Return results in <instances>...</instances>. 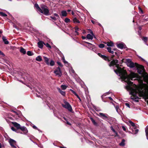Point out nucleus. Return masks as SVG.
Here are the masks:
<instances>
[{"label":"nucleus","instance_id":"obj_1","mask_svg":"<svg viewBox=\"0 0 148 148\" xmlns=\"http://www.w3.org/2000/svg\"><path fill=\"white\" fill-rule=\"evenodd\" d=\"M110 66H114V71L118 75L120 76L121 78L126 82L128 85L126 86V88L130 91V94L134 95L137 93L136 88H132L131 86L132 85L133 83L130 80H136L138 78V75L133 72L127 75L126 72L124 68H121L119 66L118 61L117 60H113L109 64Z\"/></svg>","mask_w":148,"mask_h":148},{"label":"nucleus","instance_id":"obj_2","mask_svg":"<svg viewBox=\"0 0 148 148\" xmlns=\"http://www.w3.org/2000/svg\"><path fill=\"white\" fill-rule=\"evenodd\" d=\"M126 63L127 66L131 68L136 67L137 68V72L140 74H142L144 72V68L143 66L140 65L136 63H134L130 59L126 60Z\"/></svg>","mask_w":148,"mask_h":148},{"label":"nucleus","instance_id":"obj_3","mask_svg":"<svg viewBox=\"0 0 148 148\" xmlns=\"http://www.w3.org/2000/svg\"><path fill=\"white\" fill-rule=\"evenodd\" d=\"M40 7L42 9V11H40V12L46 15H48L49 14V11L47 6L44 5H42Z\"/></svg>","mask_w":148,"mask_h":148},{"label":"nucleus","instance_id":"obj_4","mask_svg":"<svg viewBox=\"0 0 148 148\" xmlns=\"http://www.w3.org/2000/svg\"><path fill=\"white\" fill-rule=\"evenodd\" d=\"M64 104H62V107L68 110L70 112H71L72 110V107L70 104L67 102L64 101Z\"/></svg>","mask_w":148,"mask_h":148},{"label":"nucleus","instance_id":"obj_5","mask_svg":"<svg viewBox=\"0 0 148 148\" xmlns=\"http://www.w3.org/2000/svg\"><path fill=\"white\" fill-rule=\"evenodd\" d=\"M8 142L12 148H17L16 147V141L10 138L9 139Z\"/></svg>","mask_w":148,"mask_h":148},{"label":"nucleus","instance_id":"obj_6","mask_svg":"<svg viewBox=\"0 0 148 148\" xmlns=\"http://www.w3.org/2000/svg\"><path fill=\"white\" fill-rule=\"evenodd\" d=\"M54 73L56 76L58 77H60L62 75V73L60 68L57 67L54 71Z\"/></svg>","mask_w":148,"mask_h":148},{"label":"nucleus","instance_id":"obj_7","mask_svg":"<svg viewBox=\"0 0 148 148\" xmlns=\"http://www.w3.org/2000/svg\"><path fill=\"white\" fill-rule=\"evenodd\" d=\"M116 45L118 48L121 49L127 48L126 45L123 42L117 43Z\"/></svg>","mask_w":148,"mask_h":148},{"label":"nucleus","instance_id":"obj_8","mask_svg":"<svg viewBox=\"0 0 148 148\" xmlns=\"http://www.w3.org/2000/svg\"><path fill=\"white\" fill-rule=\"evenodd\" d=\"M139 92L142 97H143L145 99H148V92H146L144 91H140Z\"/></svg>","mask_w":148,"mask_h":148},{"label":"nucleus","instance_id":"obj_9","mask_svg":"<svg viewBox=\"0 0 148 148\" xmlns=\"http://www.w3.org/2000/svg\"><path fill=\"white\" fill-rule=\"evenodd\" d=\"M20 129L23 132V134L26 135L27 134L28 132V131L26 127L24 126L21 127Z\"/></svg>","mask_w":148,"mask_h":148},{"label":"nucleus","instance_id":"obj_10","mask_svg":"<svg viewBox=\"0 0 148 148\" xmlns=\"http://www.w3.org/2000/svg\"><path fill=\"white\" fill-rule=\"evenodd\" d=\"M45 43L42 41H39L37 43L38 47L40 49H42Z\"/></svg>","mask_w":148,"mask_h":148},{"label":"nucleus","instance_id":"obj_11","mask_svg":"<svg viewBox=\"0 0 148 148\" xmlns=\"http://www.w3.org/2000/svg\"><path fill=\"white\" fill-rule=\"evenodd\" d=\"M98 55L101 58L104 59V60L108 61H110V60H109L108 58L106 56L102 55L100 53H98Z\"/></svg>","mask_w":148,"mask_h":148},{"label":"nucleus","instance_id":"obj_12","mask_svg":"<svg viewBox=\"0 0 148 148\" xmlns=\"http://www.w3.org/2000/svg\"><path fill=\"white\" fill-rule=\"evenodd\" d=\"M100 116L103 119H106L108 118V114H104L102 113H99Z\"/></svg>","mask_w":148,"mask_h":148},{"label":"nucleus","instance_id":"obj_13","mask_svg":"<svg viewBox=\"0 0 148 148\" xmlns=\"http://www.w3.org/2000/svg\"><path fill=\"white\" fill-rule=\"evenodd\" d=\"M29 76V75L27 74L23 73L22 75H21V77L23 78L24 80H25V81H27V80H29L27 79V77Z\"/></svg>","mask_w":148,"mask_h":148},{"label":"nucleus","instance_id":"obj_14","mask_svg":"<svg viewBox=\"0 0 148 148\" xmlns=\"http://www.w3.org/2000/svg\"><path fill=\"white\" fill-rule=\"evenodd\" d=\"M12 123L14 126L16 127L17 129H20L21 126L20 125L16 122H12Z\"/></svg>","mask_w":148,"mask_h":148},{"label":"nucleus","instance_id":"obj_15","mask_svg":"<svg viewBox=\"0 0 148 148\" xmlns=\"http://www.w3.org/2000/svg\"><path fill=\"white\" fill-rule=\"evenodd\" d=\"M89 32H90L91 34H88L87 35L86 37H95V36L94 35V34L92 32V31L90 29L88 30Z\"/></svg>","mask_w":148,"mask_h":148},{"label":"nucleus","instance_id":"obj_16","mask_svg":"<svg viewBox=\"0 0 148 148\" xmlns=\"http://www.w3.org/2000/svg\"><path fill=\"white\" fill-rule=\"evenodd\" d=\"M57 89L58 90V91L63 96H65L66 95L65 92L62 91L61 89L59 88H57Z\"/></svg>","mask_w":148,"mask_h":148},{"label":"nucleus","instance_id":"obj_17","mask_svg":"<svg viewBox=\"0 0 148 148\" xmlns=\"http://www.w3.org/2000/svg\"><path fill=\"white\" fill-rule=\"evenodd\" d=\"M61 14L60 15L61 17L62 16L66 17L67 16V13L66 12L65 10H62L61 12Z\"/></svg>","mask_w":148,"mask_h":148},{"label":"nucleus","instance_id":"obj_18","mask_svg":"<svg viewBox=\"0 0 148 148\" xmlns=\"http://www.w3.org/2000/svg\"><path fill=\"white\" fill-rule=\"evenodd\" d=\"M20 51L21 53H23L24 54H25L26 53V51L25 49L22 47H20Z\"/></svg>","mask_w":148,"mask_h":148},{"label":"nucleus","instance_id":"obj_19","mask_svg":"<svg viewBox=\"0 0 148 148\" xmlns=\"http://www.w3.org/2000/svg\"><path fill=\"white\" fill-rule=\"evenodd\" d=\"M34 6L39 12L40 11H42V9H41V8H40L39 7V5L37 3H35L34 5Z\"/></svg>","mask_w":148,"mask_h":148},{"label":"nucleus","instance_id":"obj_20","mask_svg":"<svg viewBox=\"0 0 148 148\" xmlns=\"http://www.w3.org/2000/svg\"><path fill=\"white\" fill-rule=\"evenodd\" d=\"M129 123L130 124V125L133 127L134 129H136V126L135 125V123L132 122L131 121H129Z\"/></svg>","mask_w":148,"mask_h":148},{"label":"nucleus","instance_id":"obj_21","mask_svg":"<svg viewBox=\"0 0 148 148\" xmlns=\"http://www.w3.org/2000/svg\"><path fill=\"white\" fill-rule=\"evenodd\" d=\"M73 22L74 23H80V21L78 20L76 17L74 18L73 20Z\"/></svg>","mask_w":148,"mask_h":148},{"label":"nucleus","instance_id":"obj_22","mask_svg":"<svg viewBox=\"0 0 148 148\" xmlns=\"http://www.w3.org/2000/svg\"><path fill=\"white\" fill-rule=\"evenodd\" d=\"M106 49H107V50L110 53L112 54H114V52L113 51L111 50L112 49L110 47H107Z\"/></svg>","mask_w":148,"mask_h":148},{"label":"nucleus","instance_id":"obj_23","mask_svg":"<svg viewBox=\"0 0 148 148\" xmlns=\"http://www.w3.org/2000/svg\"><path fill=\"white\" fill-rule=\"evenodd\" d=\"M44 58L45 60V62L46 64L48 65H49V60L48 58L46 57H44Z\"/></svg>","mask_w":148,"mask_h":148},{"label":"nucleus","instance_id":"obj_24","mask_svg":"<svg viewBox=\"0 0 148 148\" xmlns=\"http://www.w3.org/2000/svg\"><path fill=\"white\" fill-rule=\"evenodd\" d=\"M107 45L108 46L112 47L114 46V43L111 41L108 42H107Z\"/></svg>","mask_w":148,"mask_h":148},{"label":"nucleus","instance_id":"obj_25","mask_svg":"<svg viewBox=\"0 0 148 148\" xmlns=\"http://www.w3.org/2000/svg\"><path fill=\"white\" fill-rule=\"evenodd\" d=\"M145 131L147 138L148 140V125L145 128Z\"/></svg>","mask_w":148,"mask_h":148},{"label":"nucleus","instance_id":"obj_26","mask_svg":"<svg viewBox=\"0 0 148 148\" xmlns=\"http://www.w3.org/2000/svg\"><path fill=\"white\" fill-rule=\"evenodd\" d=\"M3 41L5 44H8L9 43V42L5 38H2Z\"/></svg>","mask_w":148,"mask_h":148},{"label":"nucleus","instance_id":"obj_27","mask_svg":"<svg viewBox=\"0 0 148 148\" xmlns=\"http://www.w3.org/2000/svg\"><path fill=\"white\" fill-rule=\"evenodd\" d=\"M110 128L111 130L116 134V136H118V134L115 131L114 129L113 128L112 126H111L110 127Z\"/></svg>","mask_w":148,"mask_h":148},{"label":"nucleus","instance_id":"obj_28","mask_svg":"<svg viewBox=\"0 0 148 148\" xmlns=\"http://www.w3.org/2000/svg\"><path fill=\"white\" fill-rule=\"evenodd\" d=\"M36 60L39 62L41 61L42 60L41 57L40 56H38L36 58Z\"/></svg>","mask_w":148,"mask_h":148},{"label":"nucleus","instance_id":"obj_29","mask_svg":"<svg viewBox=\"0 0 148 148\" xmlns=\"http://www.w3.org/2000/svg\"><path fill=\"white\" fill-rule=\"evenodd\" d=\"M125 140L124 139H123L122 140L121 142L119 143V145L121 146H124L125 145Z\"/></svg>","mask_w":148,"mask_h":148},{"label":"nucleus","instance_id":"obj_30","mask_svg":"<svg viewBox=\"0 0 148 148\" xmlns=\"http://www.w3.org/2000/svg\"><path fill=\"white\" fill-rule=\"evenodd\" d=\"M62 60L63 61V62H64V64H65V65L66 66H68L69 65L68 63V62L67 61H66L65 60V59H64V57L63 58H62Z\"/></svg>","mask_w":148,"mask_h":148},{"label":"nucleus","instance_id":"obj_31","mask_svg":"<svg viewBox=\"0 0 148 148\" xmlns=\"http://www.w3.org/2000/svg\"><path fill=\"white\" fill-rule=\"evenodd\" d=\"M67 87V86L64 85H62L61 86V88L63 90H65Z\"/></svg>","mask_w":148,"mask_h":148},{"label":"nucleus","instance_id":"obj_32","mask_svg":"<svg viewBox=\"0 0 148 148\" xmlns=\"http://www.w3.org/2000/svg\"><path fill=\"white\" fill-rule=\"evenodd\" d=\"M131 98L133 100L136 101L137 102H138V97H131Z\"/></svg>","mask_w":148,"mask_h":148},{"label":"nucleus","instance_id":"obj_33","mask_svg":"<svg viewBox=\"0 0 148 148\" xmlns=\"http://www.w3.org/2000/svg\"><path fill=\"white\" fill-rule=\"evenodd\" d=\"M0 16L3 17H6L7 16V15L2 12H0Z\"/></svg>","mask_w":148,"mask_h":148},{"label":"nucleus","instance_id":"obj_34","mask_svg":"<svg viewBox=\"0 0 148 148\" xmlns=\"http://www.w3.org/2000/svg\"><path fill=\"white\" fill-rule=\"evenodd\" d=\"M44 45L48 48H49V49H51V46L48 43H45Z\"/></svg>","mask_w":148,"mask_h":148},{"label":"nucleus","instance_id":"obj_35","mask_svg":"<svg viewBox=\"0 0 148 148\" xmlns=\"http://www.w3.org/2000/svg\"><path fill=\"white\" fill-rule=\"evenodd\" d=\"M90 119L91 121L95 125H97V123L95 122V121L92 118H90Z\"/></svg>","mask_w":148,"mask_h":148},{"label":"nucleus","instance_id":"obj_36","mask_svg":"<svg viewBox=\"0 0 148 148\" xmlns=\"http://www.w3.org/2000/svg\"><path fill=\"white\" fill-rule=\"evenodd\" d=\"M49 64V65H50L51 66H53L55 64V62L53 60H51Z\"/></svg>","mask_w":148,"mask_h":148},{"label":"nucleus","instance_id":"obj_37","mask_svg":"<svg viewBox=\"0 0 148 148\" xmlns=\"http://www.w3.org/2000/svg\"><path fill=\"white\" fill-rule=\"evenodd\" d=\"M54 16L56 17V18H57V20H60V18L59 16L56 13L54 14Z\"/></svg>","mask_w":148,"mask_h":148},{"label":"nucleus","instance_id":"obj_38","mask_svg":"<svg viewBox=\"0 0 148 148\" xmlns=\"http://www.w3.org/2000/svg\"><path fill=\"white\" fill-rule=\"evenodd\" d=\"M27 54L29 56H31L33 55V53L30 51H28L27 52Z\"/></svg>","mask_w":148,"mask_h":148},{"label":"nucleus","instance_id":"obj_39","mask_svg":"<svg viewBox=\"0 0 148 148\" xmlns=\"http://www.w3.org/2000/svg\"><path fill=\"white\" fill-rule=\"evenodd\" d=\"M64 21L66 23H68L69 22H70V19L66 18H65L64 20Z\"/></svg>","mask_w":148,"mask_h":148},{"label":"nucleus","instance_id":"obj_40","mask_svg":"<svg viewBox=\"0 0 148 148\" xmlns=\"http://www.w3.org/2000/svg\"><path fill=\"white\" fill-rule=\"evenodd\" d=\"M104 46V45L103 44H100L99 45V47L101 48H103Z\"/></svg>","mask_w":148,"mask_h":148},{"label":"nucleus","instance_id":"obj_41","mask_svg":"<svg viewBox=\"0 0 148 148\" xmlns=\"http://www.w3.org/2000/svg\"><path fill=\"white\" fill-rule=\"evenodd\" d=\"M142 40L146 43L147 40V38H142Z\"/></svg>","mask_w":148,"mask_h":148},{"label":"nucleus","instance_id":"obj_42","mask_svg":"<svg viewBox=\"0 0 148 148\" xmlns=\"http://www.w3.org/2000/svg\"><path fill=\"white\" fill-rule=\"evenodd\" d=\"M93 38H82L83 40H85L86 39V40H92L93 39Z\"/></svg>","mask_w":148,"mask_h":148},{"label":"nucleus","instance_id":"obj_43","mask_svg":"<svg viewBox=\"0 0 148 148\" xmlns=\"http://www.w3.org/2000/svg\"><path fill=\"white\" fill-rule=\"evenodd\" d=\"M115 108L116 110V111H117V112H119V110H120L119 106H115Z\"/></svg>","mask_w":148,"mask_h":148},{"label":"nucleus","instance_id":"obj_44","mask_svg":"<svg viewBox=\"0 0 148 148\" xmlns=\"http://www.w3.org/2000/svg\"><path fill=\"white\" fill-rule=\"evenodd\" d=\"M110 94V92H106V93L104 94L103 95H102L101 96L103 98L106 95H108Z\"/></svg>","mask_w":148,"mask_h":148},{"label":"nucleus","instance_id":"obj_45","mask_svg":"<svg viewBox=\"0 0 148 148\" xmlns=\"http://www.w3.org/2000/svg\"><path fill=\"white\" fill-rule=\"evenodd\" d=\"M11 129L12 131H15V132H18V131H17V130H16L15 128L14 127H11Z\"/></svg>","mask_w":148,"mask_h":148},{"label":"nucleus","instance_id":"obj_46","mask_svg":"<svg viewBox=\"0 0 148 148\" xmlns=\"http://www.w3.org/2000/svg\"><path fill=\"white\" fill-rule=\"evenodd\" d=\"M57 64L61 67H62L63 66V65L61 62L59 61H58L57 62Z\"/></svg>","mask_w":148,"mask_h":148},{"label":"nucleus","instance_id":"obj_47","mask_svg":"<svg viewBox=\"0 0 148 148\" xmlns=\"http://www.w3.org/2000/svg\"><path fill=\"white\" fill-rule=\"evenodd\" d=\"M50 18L54 21H56L57 20V18L55 16H50Z\"/></svg>","mask_w":148,"mask_h":148},{"label":"nucleus","instance_id":"obj_48","mask_svg":"<svg viewBox=\"0 0 148 148\" xmlns=\"http://www.w3.org/2000/svg\"><path fill=\"white\" fill-rule=\"evenodd\" d=\"M138 9H139V11H140L142 13H143V10L141 9V8H140V7H138Z\"/></svg>","mask_w":148,"mask_h":148},{"label":"nucleus","instance_id":"obj_49","mask_svg":"<svg viewBox=\"0 0 148 148\" xmlns=\"http://www.w3.org/2000/svg\"><path fill=\"white\" fill-rule=\"evenodd\" d=\"M138 129L135 130L134 134H136L138 133Z\"/></svg>","mask_w":148,"mask_h":148},{"label":"nucleus","instance_id":"obj_50","mask_svg":"<svg viewBox=\"0 0 148 148\" xmlns=\"http://www.w3.org/2000/svg\"><path fill=\"white\" fill-rule=\"evenodd\" d=\"M142 26H139L138 27V31H141V30L142 29Z\"/></svg>","mask_w":148,"mask_h":148},{"label":"nucleus","instance_id":"obj_51","mask_svg":"<svg viewBox=\"0 0 148 148\" xmlns=\"http://www.w3.org/2000/svg\"><path fill=\"white\" fill-rule=\"evenodd\" d=\"M32 127L34 129H35L37 130H39L38 129V128L35 125H33L32 126Z\"/></svg>","mask_w":148,"mask_h":148},{"label":"nucleus","instance_id":"obj_52","mask_svg":"<svg viewBox=\"0 0 148 148\" xmlns=\"http://www.w3.org/2000/svg\"><path fill=\"white\" fill-rule=\"evenodd\" d=\"M125 105L127 107H128L129 108H130V106L129 103H125Z\"/></svg>","mask_w":148,"mask_h":148},{"label":"nucleus","instance_id":"obj_53","mask_svg":"<svg viewBox=\"0 0 148 148\" xmlns=\"http://www.w3.org/2000/svg\"><path fill=\"white\" fill-rule=\"evenodd\" d=\"M3 31L2 30H0V37H1L2 35Z\"/></svg>","mask_w":148,"mask_h":148},{"label":"nucleus","instance_id":"obj_54","mask_svg":"<svg viewBox=\"0 0 148 148\" xmlns=\"http://www.w3.org/2000/svg\"><path fill=\"white\" fill-rule=\"evenodd\" d=\"M122 128L123 130L125 131L126 130V129L125 127L123 126H122Z\"/></svg>","mask_w":148,"mask_h":148},{"label":"nucleus","instance_id":"obj_55","mask_svg":"<svg viewBox=\"0 0 148 148\" xmlns=\"http://www.w3.org/2000/svg\"><path fill=\"white\" fill-rule=\"evenodd\" d=\"M138 34L140 36L141 35V31H138Z\"/></svg>","mask_w":148,"mask_h":148},{"label":"nucleus","instance_id":"obj_56","mask_svg":"<svg viewBox=\"0 0 148 148\" xmlns=\"http://www.w3.org/2000/svg\"><path fill=\"white\" fill-rule=\"evenodd\" d=\"M70 90L71 91V92L74 94H75V93H76V92L75 91H74V90L71 89H70Z\"/></svg>","mask_w":148,"mask_h":148},{"label":"nucleus","instance_id":"obj_57","mask_svg":"<svg viewBox=\"0 0 148 148\" xmlns=\"http://www.w3.org/2000/svg\"><path fill=\"white\" fill-rule=\"evenodd\" d=\"M139 57L140 59H141L143 61H145V60L143 58H142L141 57Z\"/></svg>","mask_w":148,"mask_h":148},{"label":"nucleus","instance_id":"obj_58","mask_svg":"<svg viewBox=\"0 0 148 148\" xmlns=\"http://www.w3.org/2000/svg\"><path fill=\"white\" fill-rule=\"evenodd\" d=\"M114 55H113L111 56V60H112V59L114 57Z\"/></svg>","mask_w":148,"mask_h":148},{"label":"nucleus","instance_id":"obj_59","mask_svg":"<svg viewBox=\"0 0 148 148\" xmlns=\"http://www.w3.org/2000/svg\"><path fill=\"white\" fill-rule=\"evenodd\" d=\"M66 123L67 124L69 125H71V124L68 121H67Z\"/></svg>","mask_w":148,"mask_h":148},{"label":"nucleus","instance_id":"obj_60","mask_svg":"<svg viewBox=\"0 0 148 148\" xmlns=\"http://www.w3.org/2000/svg\"><path fill=\"white\" fill-rule=\"evenodd\" d=\"M109 99L111 100H112V99L111 97H108Z\"/></svg>","mask_w":148,"mask_h":148},{"label":"nucleus","instance_id":"obj_61","mask_svg":"<svg viewBox=\"0 0 148 148\" xmlns=\"http://www.w3.org/2000/svg\"><path fill=\"white\" fill-rule=\"evenodd\" d=\"M71 14L72 15H74L75 13L73 11H72Z\"/></svg>","mask_w":148,"mask_h":148},{"label":"nucleus","instance_id":"obj_62","mask_svg":"<svg viewBox=\"0 0 148 148\" xmlns=\"http://www.w3.org/2000/svg\"><path fill=\"white\" fill-rule=\"evenodd\" d=\"M75 29L76 30H77L78 31V29H79L78 27H76Z\"/></svg>","mask_w":148,"mask_h":148},{"label":"nucleus","instance_id":"obj_63","mask_svg":"<svg viewBox=\"0 0 148 148\" xmlns=\"http://www.w3.org/2000/svg\"><path fill=\"white\" fill-rule=\"evenodd\" d=\"M71 11V10H70V9H69V10H67V11L68 12H70Z\"/></svg>","mask_w":148,"mask_h":148},{"label":"nucleus","instance_id":"obj_64","mask_svg":"<svg viewBox=\"0 0 148 148\" xmlns=\"http://www.w3.org/2000/svg\"><path fill=\"white\" fill-rule=\"evenodd\" d=\"M60 148H66V147H60Z\"/></svg>","mask_w":148,"mask_h":148}]
</instances>
